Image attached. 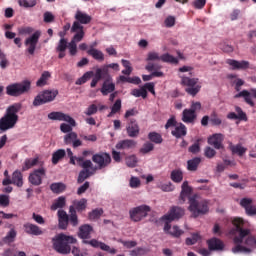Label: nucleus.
<instances>
[{"label": "nucleus", "mask_w": 256, "mask_h": 256, "mask_svg": "<svg viewBox=\"0 0 256 256\" xmlns=\"http://www.w3.org/2000/svg\"><path fill=\"white\" fill-rule=\"evenodd\" d=\"M31 91V81L24 80L22 82H15L6 86V95L8 97H21Z\"/></svg>", "instance_id": "6"}, {"label": "nucleus", "mask_w": 256, "mask_h": 256, "mask_svg": "<svg viewBox=\"0 0 256 256\" xmlns=\"http://www.w3.org/2000/svg\"><path fill=\"white\" fill-rule=\"evenodd\" d=\"M112 113H119L121 111V99H117L113 106L111 107Z\"/></svg>", "instance_id": "64"}, {"label": "nucleus", "mask_w": 256, "mask_h": 256, "mask_svg": "<svg viewBox=\"0 0 256 256\" xmlns=\"http://www.w3.org/2000/svg\"><path fill=\"white\" fill-rule=\"evenodd\" d=\"M185 215V209L173 206L170 208L169 212L161 217L162 221H175L176 219H181Z\"/></svg>", "instance_id": "16"}, {"label": "nucleus", "mask_w": 256, "mask_h": 256, "mask_svg": "<svg viewBox=\"0 0 256 256\" xmlns=\"http://www.w3.org/2000/svg\"><path fill=\"white\" fill-rule=\"evenodd\" d=\"M146 61H161V56L157 52H149Z\"/></svg>", "instance_id": "59"}, {"label": "nucleus", "mask_w": 256, "mask_h": 256, "mask_svg": "<svg viewBox=\"0 0 256 256\" xmlns=\"http://www.w3.org/2000/svg\"><path fill=\"white\" fill-rule=\"evenodd\" d=\"M74 19L76 21L73 22V25L71 27V33H81V31H85L83 30V25H89V23H91L92 20L89 14L83 13L80 10L76 11Z\"/></svg>", "instance_id": "8"}, {"label": "nucleus", "mask_w": 256, "mask_h": 256, "mask_svg": "<svg viewBox=\"0 0 256 256\" xmlns=\"http://www.w3.org/2000/svg\"><path fill=\"white\" fill-rule=\"evenodd\" d=\"M227 64L230 65L234 71H245V69H249L250 65L249 61H237L233 59H228Z\"/></svg>", "instance_id": "23"}, {"label": "nucleus", "mask_w": 256, "mask_h": 256, "mask_svg": "<svg viewBox=\"0 0 256 256\" xmlns=\"http://www.w3.org/2000/svg\"><path fill=\"white\" fill-rule=\"evenodd\" d=\"M235 112H229L227 114V119L230 120H237L239 119V121H247V113L243 112V109L239 106H235Z\"/></svg>", "instance_id": "26"}, {"label": "nucleus", "mask_w": 256, "mask_h": 256, "mask_svg": "<svg viewBox=\"0 0 256 256\" xmlns=\"http://www.w3.org/2000/svg\"><path fill=\"white\" fill-rule=\"evenodd\" d=\"M68 223H70L72 227H77V225H79V217L77 216V210H75V207L73 206L69 207Z\"/></svg>", "instance_id": "32"}, {"label": "nucleus", "mask_w": 256, "mask_h": 256, "mask_svg": "<svg viewBox=\"0 0 256 256\" xmlns=\"http://www.w3.org/2000/svg\"><path fill=\"white\" fill-rule=\"evenodd\" d=\"M93 75H95V73L93 71H88V72L84 73L82 77L77 79L76 85H84V83L86 81H89V79H91V77H93Z\"/></svg>", "instance_id": "48"}, {"label": "nucleus", "mask_w": 256, "mask_h": 256, "mask_svg": "<svg viewBox=\"0 0 256 256\" xmlns=\"http://www.w3.org/2000/svg\"><path fill=\"white\" fill-rule=\"evenodd\" d=\"M37 165H39V157L27 158L22 166V171H29V169H33Z\"/></svg>", "instance_id": "36"}, {"label": "nucleus", "mask_w": 256, "mask_h": 256, "mask_svg": "<svg viewBox=\"0 0 256 256\" xmlns=\"http://www.w3.org/2000/svg\"><path fill=\"white\" fill-rule=\"evenodd\" d=\"M148 139L151 143H155L156 145H161V143H163V136L157 132H150L148 134Z\"/></svg>", "instance_id": "44"}, {"label": "nucleus", "mask_w": 256, "mask_h": 256, "mask_svg": "<svg viewBox=\"0 0 256 256\" xmlns=\"http://www.w3.org/2000/svg\"><path fill=\"white\" fill-rule=\"evenodd\" d=\"M23 109V105L19 102L14 103L7 107L6 112L2 118H0V131H9L17 125L19 121V111Z\"/></svg>", "instance_id": "2"}, {"label": "nucleus", "mask_w": 256, "mask_h": 256, "mask_svg": "<svg viewBox=\"0 0 256 256\" xmlns=\"http://www.w3.org/2000/svg\"><path fill=\"white\" fill-rule=\"evenodd\" d=\"M170 179L174 183H181V181H183V171L179 169L173 170L170 174Z\"/></svg>", "instance_id": "46"}, {"label": "nucleus", "mask_w": 256, "mask_h": 256, "mask_svg": "<svg viewBox=\"0 0 256 256\" xmlns=\"http://www.w3.org/2000/svg\"><path fill=\"white\" fill-rule=\"evenodd\" d=\"M12 183L16 187H23V173L19 170H15L12 174Z\"/></svg>", "instance_id": "38"}, {"label": "nucleus", "mask_w": 256, "mask_h": 256, "mask_svg": "<svg viewBox=\"0 0 256 256\" xmlns=\"http://www.w3.org/2000/svg\"><path fill=\"white\" fill-rule=\"evenodd\" d=\"M20 7H35L37 5V0H19Z\"/></svg>", "instance_id": "55"}, {"label": "nucleus", "mask_w": 256, "mask_h": 256, "mask_svg": "<svg viewBox=\"0 0 256 256\" xmlns=\"http://www.w3.org/2000/svg\"><path fill=\"white\" fill-rule=\"evenodd\" d=\"M87 54L93 57L96 61L103 62L105 61V54H103L100 50L95 49V48H90L87 51Z\"/></svg>", "instance_id": "37"}, {"label": "nucleus", "mask_w": 256, "mask_h": 256, "mask_svg": "<svg viewBox=\"0 0 256 256\" xmlns=\"http://www.w3.org/2000/svg\"><path fill=\"white\" fill-rule=\"evenodd\" d=\"M127 135L128 137H139V133L141 129L139 128V124L137 123V120L132 118L129 120V123L126 127Z\"/></svg>", "instance_id": "21"}, {"label": "nucleus", "mask_w": 256, "mask_h": 256, "mask_svg": "<svg viewBox=\"0 0 256 256\" xmlns=\"http://www.w3.org/2000/svg\"><path fill=\"white\" fill-rule=\"evenodd\" d=\"M137 163H138V160H137V156L135 155H131L126 158L127 167H131V168L137 167Z\"/></svg>", "instance_id": "53"}, {"label": "nucleus", "mask_w": 256, "mask_h": 256, "mask_svg": "<svg viewBox=\"0 0 256 256\" xmlns=\"http://www.w3.org/2000/svg\"><path fill=\"white\" fill-rule=\"evenodd\" d=\"M23 227L27 235H35V236L43 235V230L41 229V227L35 224L26 223L23 225Z\"/></svg>", "instance_id": "29"}, {"label": "nucleus", "mask_w": 256, "mask_h": 256, "mask_svg": "<svg viewBox=\"0 0 256 256\" xmlns=\"http://www.w3.org/2000/svg\"><path fill=\"white\" fill-rule=\"evenodd\" d=\"M160 61L162 63H170L171 65H177L179 63V59L169 53L161 55Z\"/></svg>", "instance_id": "41"}, {"label": "nucleus", "mask_w": 256, "mask_h": 256, "mask_svg": "<svg viewBox=\"0 0 256 256\" xmlns=\"http://www.w3.org/2000/svg\"><path fill=\"white\" fill-rule=\"evenodd\" d=\"M48 119H50L51 121H65L66 123H62L60 125V131H62V133H72L73 127H76L77 125V122H75V119H73V117H70L68 114H65L63 112H51L48 114Z\"/></svg>", "instance_id": "4"}, {"label": "nucleus", "mask_w": 256, "mask_h": 256, "mask_svg": "<svg viewBox=\"0 0 256 256\" xmlns=\"http://www.w3.org/2000/svg\"><path fill=\"white\" fill-rule=\"evenodd\" d=\"M165 27L171 28L175 27V17L174 16H168L164 21Z\"/></svg>", "instance_id": "63"}, {"label": "nucleus", "mask_w": 256, "mask_h": 256, "mask_svg": "<svg viewBox=\"0 0 256 256\" xmlns=\"http://www.w3.org/2000/svg\"><path fill=\"white\" fill-rule=\"evenodd\" d=\"M93 233V226L91 224H83L78 229V237L79 239H83L84 245H91L94 249H101V251H106V253H110V255L117 254V249L111 248L109 245L104 242L98 241L97 239H91V234Z\"/></svg>", "instance_id": "1"}, {"label": "nucleus", "mask_w": 256, "mask_h": 256, "mask_svg": "<svg viewBox=\"0 0 256 256\" xmlns=\"http://www.w3.org/2000/svg\"><path fill=\"white\" fill-rule=\"evenodd\" d=\"M77 165L82 167L83 170L79 172L77 183L81 184L86 179H89L91 175L95 173L97 168L93 167L91 160H85V158H76Z\"/></svg>", "instance_id": "7"}, {"label": "nucleus", "mask_w": 256, "mask_h": 256, "mask_svg": "<svg viewBox=\"0 0 256 256\" xmlns=\"http://www.w3.org/2000/svg\"><path fill=\"white\" fill-rule=\"evenodd\" d=\"M155 150V144L152 142H145L142 147L140 148L139 152L142 155H147L149 153H151V151Z\"/></svg>", "instance_id": "45"}, {"label": "nucleus", "mask_w": 256, "mask_h": 256, "mask_svg": "<svg viewBox=\"0 0 256 256\" xmlns=\"http://www.w3.org/2000/svg\"><path fill=\"white\" fill-rule=\"evenodd\" d=\"M197 119V114L191 109H184L182 113V121L184 123H193Z\"/></svg>", "instance_id": "33"}, {"label": "nucleus", "mask_w": 256, "mask_h": 256, "mask_svg": "<svg viewBox=\"0 0 256 256\" xmlns=\"http://www.w3.org/2000/svg\"><path fill=\"white\" fill-rule=\"evenodd\" d=\"M75 243H77L75 237L63 233L57 234L52 238V247L60 255H69L71 253V245H75Z\"/></svg>", "instance_id": "3"}, {"label": "nucleus", "mask_w": 256, "mask_h": 256, "mask_svg": "<svg viewBox=\"0 0 256 256\" xmlns=\"http://www.w3.org/2000/svg\"><path fill=\"white\" fill-rule=\"evenodd\" d=\"M9 196L5 194L0 195V207H9Z\"/></svg>", "instance_id": "61"}, {"label": "nucleus", "mask_w": 256, "mask_h": 256, "mask_svg": "<svg viewBox=\"0 0 256 256\" xmlns=\"http://www.w3.org/2000/svg\"><path fill=\"white\" fill-rule=\"evenodd\" d=\"M171 134L176 139H181V137H185L187 135V127L183 123H179L178 126H175L174 130H172Z\"/></svg>", "instance_id": "30"}, {"label": "nucleus", "mask_w": 256, "mask_h": 256, "mask_svg": "<svg viewBox=\"0 0 256 256\" xmlns=\"http://www.w3.org/2000/svg\"><path fill=\"white\" fill-rule=\"evenodd\" d=\"M181 189L182 190H181L180 196H179V203H180V205H183V203H185V201H187V197H189V195H191V193H193V188H191V186H189L188 181H184L182 183Z\"/></svg>", "instance_id": "24"}, {"label": "nucleus", "mask_w": 256, "mask_h": 256, "mask_svg": "<svg viewBox=\"0 0 256 256\" xmlns=\"http://www.w3.org/2000/svg\"><path fill=\"white\" fill-rule=\"evenodd\" d=\"M58 226L59 229H67L69 227V215L65 210H58Z\"/></svg>", "instance_id": "28"}, {"label": "nucleus", "mask_w": 256, "mask_h": 256, "mask_svg": "<svg viewBox=\"0 0 256 256\" xmlns=\"http://www.w3.org/2000/svg\"><path fill=\"white\" fill-rule=\"evenodd\" d=\"M70 207H74V211H77L78 213H83L87 209V199L82 198L80 200H74L73 205Z\"/></svg>", "instance_id": "34"}, {"label": "nucleus", "mask_w": 256, "mask_h": 256, "mask_svg": "<svg viewBox=\"0 0 256 256\" xmlns=\"http://www.w3.org/2000/svg\"><path fill=\"white\" fill-rule=\"evenodd\" d=\"M200 164H201V158L195 157L187 161V169L188 171H197Z\"/></svg>", "instance_id": "40"}, {"label": "nucleus", "mask_w": 256, "mask_h": 256, "mask_svg": "<svg viewBox=\"0 0 256 256\" xmlns=\"http://www.w3.org/2000/svg\"><path fill=\"white\" fill-rule=\"evenodd\" d=\"M217 155V151L211 146H206L204 148V156L206 159H213Z\"/></svg>", "instance_id": "52"}, {"label": "nucleus", "mask_w": 256, "mask_h": 256, "mask_svg": "<svg viewBox=\"0 0 256 256\" xmlns=\"http://www.w3.org/2000/svg\"><path fill=\"white\" fill-rule=\"evenodd\" d=\"M118 243H121L126 249H133V247H137V241H125L118 240Z\"/></svg>", "instance_id": "58"}, {"label": "nucleus", "mask_w": 256, "mask_h": 256, "mask_svg": "<svg viewBox=\"0 0 256 256\" xmlns=\"http://www.w3.org/2000/svg\"><path fill=\"white\" fill-rule=\"evenodd\" d=\"M184 231L179 228V226L175 225L172 227V229L169 232V235H172V237H181L183 235Z\"/></svg>", "instance_id": "57"}, {"label": "nucleus", "mask_w": 256, "mask_h": 256, "mask_svg": "<svg viewBox=\"0 0 256 256\" xmlns=\"http://www.w3.org/2000/svg\"><path fill=\"white\" fill-rule=\"evenodd\" d=\"M209 251H223L225 244L219 238H211L207 240Z\"/></svg>", "instance_id": "27"}, {"label": "nucleus", "mask_w": 256, "mask_h": 256, "mask_svg": "<svg viewBox=\"0 0 256 256\" xmlns=\"http://www.w3.org/2000/svg\"><path fill=\"white\" fill-rule=\"evenodd\" d=\"M40 37L41 31L37 30L30 37L26 38L24 45L27 47L26 51L29 55H35V49H37Z\"/></svg>", "instance_id": "14"}, {"label": "nucleus", "mask_w": 256, "mask_h": 256, "mask_svg": "<svg viewBox=\"0 0 256 256\" xmlns=\"http://www.w3.org/2000/svg\"><path fill=\"white\" fill-rule=\"evenodd\" d=\"M170 127H177V119L175 116H171L165 124V129H170Z\"/></svg>", "instance_id": "62"}, {"label": "nucleus", "mask_w": 256, "mask_h": 256, "mask_svg": "<svg viewBox=\"0 0 256 256\" xmlns=\"http://www.w3.org/2000/svg\"><path fill=\"white\" fill-rule=\"evenodd\" d=\"M115 147L118 151H129V149H135L137 147V142L135 140L125 139L119 141Z\"/></svg>", "instance_id": "25"}, {"label": "nucleus", "mask_w": 256, "mask_h": 256, "mask_svg": "<svg viewBox=\"0 0 256 256\" xmlns=\"http://www.w3.org/2000/svg\"><path fill=\"white\" fill-rule=\"evenodd\" d=\"M50 189L52 191V193H63V191H65V189H67V186L64 183L58 182V183H52L50 185Z\"/></svg>", "instance_id": "47"}, {"label": "nucleus", "mask_w": 256, "mask_h": 256, "mask_svg": "<svg viewBox=\"0 0 256 256\" xmlns=\"http://www.w3.org/2000/svg\"><path fill=\"white\" fill-rule=\"evenodd\" d=\"M83 37H85V31L77 32L71 41L67 42V49H69L71 57H75V55H77V44L83 41Z\"/></svg>", "instance_id": "18"}, {"label": "nucleus", "mask_w": 256, "mask_h": 256, "mask_svg": "<svg viewBox=\"0 0 256 256\" xmlns=\"http://www.w3.org/2000/svg\"><path fill=\"white\" fill-rule=\"evenodd\" d=\"M60 40L57 43V46L55 48V52L58 53V59H64V57L67 55V32L65 30L60 31L58 33Z\"/></svg>", "instance_id": "15"}, {"label": "nucleus", "mask_w": 256, "mask_h": 256, "mask_svg": "<svg viewBox=\"0 0 256 256\" xmlns=\"http://www.w3.org/2000/svg\"><path fill=\"white\" fill-rule=\"evenodd\" d=\"M189 153H193V155H197V153L201 152V144H199V140H197L194 144H192L188 148Z\"/></svg>", "instance_id": "54"}, {"label": "nucleus", "mask_w": 256, "mask_h": 256, "mask_svg": "<svg viewBox=\"0 0 256 256\" xmlns=\"http://www.w3.org/2000/svg\"><path fill=\"white\" fill-rule=\"evenodd\" d=\"M149 213H151V206L144 204L130 209L129 216L131 221H134V223H139V221H143V219H145Z\"/></svg>", "instance_id": "11"}, {"label": "nucleus", "mask_w": 256, "mask_h": 256, "mask_svg": "<svg viewBox=\"0 0 256 256\" xmlns=\"http://www.w3.org/2000/svg\"><path fill=\"white\" fill-rule=\"evenodd\" d=\"M197 194L189 197L188 210L192 213L193 217L197 218L199 215L209 213V204L207 200H197Z\"/></svg>", "instance_id": "5"}, {"label": "nucleus", "mask_w": 256, "mask_h": 256, "mask_svg": "<svg viewBox=\"0 0 256 256\" xmlns=\"http://www.w3.org/2000/svg\"><path fill=\"white\" fill-rule=\"evenodd\" d=\"M33 27H20L18 28L19 35H31L33 33Z\"/></svg>", "instance_id": "60"}, {"label": "nucleus", "mask_w": 256, "mask_h": 256, "mask_svg": "<svg viewBox=\"0 0 256 256\" xmlns=\"http://www.w3.org/2000/svg\"><path fill=\"white\" fill-rule=\"evenodd\" d=\"M44 163L40 162V168L34 169L28 176V181L31 185L39 187L43 183V177L47 175V169L43 167Z\"/></svg>", "instance_id": "12"}, {"label": "nucleus", "mask_w": 256, "mask_h": 256, "mask_svg": "<svg viewBox=\"0 0 256 256\" xmlns=\"http://www.w3.org/2000/svg\"><path fill=\"white\" fill-rule=\"evenodd\" d=\"M115 91V83H113V78L111 76H108L100 89V93L105 97L109 95V93H113Z\"/></svg>", "instance_id": "22"}, {"label": "nucleus", "mask_w": 256, "mask_h": 256, "mask_svg": "<svg viewBox=\"0 0 256 256\" xmlns=\"http://www.w3.org/2000/svg\"><path fill=\"white\" fill-rule=\"evenodd\" d=\"M16 237H17V230L12 228L7 233V235L4 237L3 241H4V243H13V241H15Z\"/></svg>", "instance_id": "49"}, {"label": "nucleus", "mask_w": 256, "mask_h": 256, "mask_svg": "<svg viewBox=\"0 0 256 256\" xmlns=\"http://www.w3.org/2000/svg\"><path fill=\"white\" fill-rule=\"evenodd\" d=\"M65 155H67V152H65V149H58L52 154V164L57 165L61 159H64Z\"/></svg>", "instance_id": "39"}, {"label": "nucleus", "mask_w": 256, "mask_h": 256, "mask_svg": "<svg viewBox=\"0 0 256 256\" xmlns=\"http://www.w3.org/2000/svg\"><path fill=\"white\" fill-rule=\"evenodd\" d=\"M66 203H67V201H66L65 197L60 196L51 205V210L52 211H57V209H63V207H65Z\"/></svg>", "instance_id": "42"}, {"label": "nucleus", "mask_w": 256, "mask_h": 256, "mask_svg": "<svg viewBox=\"0 0 256 256\" xmlns=\"http://www.w3.org/2000/svg\"><path fill=\"white\" fill-rule=\"evenodd\" d=\"M229 149L232 152V155H238L243 157L247 153V148L243 147L241 144L234 145L233 142L229 143Z\"/></svg>", "instance_id": "31"}, {"label": "nucleus", "mask_w": 256, "mask_h": 256, "mask_svg": "<svg viewBox=\"0 0 256 256\" xmlns=\"http://www.w3.org/2000/svg\"><path fill=\"white\" fill-rule=\"evenodd\" d=\"M49 79H51V73L49 71H44L40 79L36 82L37 87H45Z\"/></svg>", "instance_id": "43"}, {"label": "nucleus", "mask_w": 256, "mask_h": 256, "mask_svg": "<svg viewBox=\"0 0 256 256\" xmlns=\"http://www.w3.org/2000/svg\"><path fill=\"white\" fill-rule=\"evenodd\" d=\"M223 141H225V135L216 133L208 137L207 143L214 147V149H223Z\"/></svg>", "instance_id": "19"}, {"label": "nucleus", "mask_w": 256, "mask_h": 256, "mask_svg": "<svg viewBox=\"0 0 256 256\" xmlns=\"http://www.w3.org/2000/svg\"><path fill=\"white\" fill-rule=\"evenodd\" d=\"M64 143L65 145H72L74 149L83 145V142L78 138L77 132H69L66 134L64 136Z\"/></svg>", "instance_id": "20"}, {"label": "nucleus", "mask_w": 256, "mask_h": 256, "mask_svg": "<svg viewBox=\"0 0 256 256\" xmlns=\"http://www.w3.org/2000/svg\"><path fill=\"white\" fill-rule=\"evenodd\" d=\"M57 95H59V90H44L34 98L33 105L39 107L45 103H51V101H55Z\"/></svg>", "instance_id": "10"}, {"label": "nucleus", "mask_w": 256, "mask_h": 256, "mask_svg": "<svg viewBox=\"0 0 256 256\" xmlns=\"http://www.w3.org/2000/svg\"><path fill=\"white\" fill-rule=\"evenodd\" d=\"M180 79L181 85L186 87L185 91L188 95L195 97V95L201 91V85L197 84L199 83V78H191L189 76L182 75L180 76Z\"/></svg>", "instance_id": "9"}, {"label": "nucleus", "mask_w": 256, "mask_h": 256, "mask_svg": "<svg viewBox=\"0 0 256 256\" xmlns=\"http://www.w3.org/2000/svg\"><path fill=\"white\" fill-rule=\"evenodd\" d=\"M241 97H243L247 105H249L250 107H255V102L253 101V99H256V88H251L250 90H242L234 96V99H239Z\"/></svg>", "instance_id": "17"}, {"label": "nucleus", "mask_w": 256, "mask_h": 256, "mask_svg": "<svg viewBox=\"0 0 256 256\" xmlns=\"http://www.w3.org/2000/svg\"><path fill=\"white\" fill-rule=\"evenodd\" d=\"M101 215H103V209L96 208L89 212L88 218L90 219V221H95L99 219Z\"/></svg>", "instance_id": "50"}, {"label": "nucleus", "mask_w": 256, "mask_h": 256, "mask_svg": "<svg viewBox=\"0 0 256 256\" xmlns=\"http://www.w3.org/2000/svg\"><path fill=\"white\" fill-rule=\"evenodd\" d=\"M108 77H111V75H109V69H107V67H102V68H98L96 70L94 79L98 82L101 81V79H107Z\"/></svg>", "instance_id": "35"}, {"label": "nucleus", "mask_w": 256, "mask_h": 256, "mask_svg": "<svg viewBox=\"0 0 256 256\" xmlns=\"http://www.w3.org/2000/svg\"><path fill=\"white\" fill-rule=\"evenodd\" d=\"M129 185L132 189H138V187H141V180L138 177L132 176Z\"/></svg>", "instance_id": "56"}, {"label": "nucleus", "mask_w": 256, "mask_h": 256, "mask_svg": "<svg viewBox=\"0 0 256 256\" xmlns=\"http://www.w3.org/2000/svg\"><path fill=\"white\" fill-rule=\"evenodd\" d=\"M92 161L98 165V169H105L111 165V155L107 152H99L92 156Z\"/></svg>", "instance_id": "13"}, {"label": "nucleus", "mask_w": 256, "mask_h": 256, "mask_svg": "<svg viewBox=\"0 0 256 256\" xmlns=\"http://www.w3.org/2000/svg\"><path fill=\"white\" fill-rule=\"evenodd\" d=\"M131 95L134 97H142V99H147V91L143 87L140 89H133L131 91Z\"/></svg>", "instance_id": "51"}]
</instances>
